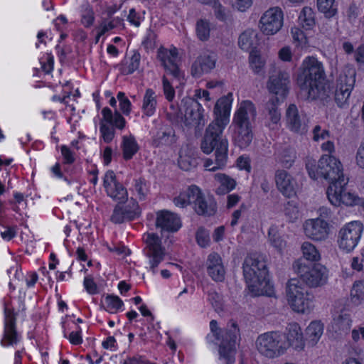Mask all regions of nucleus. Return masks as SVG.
<instances>
[{"label":"nucleus","mask_w":364,"mask_h":364,"mask_svg":"<svg viewBox=\"0 0 364 364\" xmlns=\"http://www.w3.org/2000/svg\"><path fill=\"white\" fill-rule=\"evenodd\" d=\"M323 77V64L317 58L307 56L303 60L296 80L306 98L323 100L328 97V91L321 85Z\"/></svg>","instance_id":"f257e3e1"},{"label":"nucleus","mask_w":364,"mask_h":364,"mask_svg":"<svg viewBox=\"0 0 364 364\" xmlns=\"http://www.w3.org/2000/svg\"><path fill=\"white\" fill-rule=\"evenodd\" d=\"M243 273L247 287L255 296L274 295V287L268 277L262 257L257 255L247 257L243 264Z\"/></svg>","instance_id":"f03ea898"},{"label":"nucleus","mask_w":364,"mask_h":364,"mask_svg":"<svg viewBox=\"0 0 364 364\" xmlns=\"http://www.w3.org/2000/svg\"><path fill=\"white\" fill-rule=\"evenodd\" d=\"M305 165L309 177L314 180L322 177L330 184H333L342 183L346 178L341 161L331 154H323L318 161L311 156H307Z\"/></svg>","instance_id":"7ed1b4c3"},{"label":"nucleus","mask_w":364,"mask_h":364,"mask_svg":"<svg viewBox=\"0 0 364 364\" xmlns=\"http://www.w3.org/2000/svg\"><path fill=\"white\" fill-rule=\"evenodd\" d=\"M286 299L291 309L300 314H308L314 309L312 296L299 278L293 277L286 284Z\"/></svg>","instance_id":"20e7f679"},{"label":"nucleus","mask_w":364,"mask_h":364,"mask_svg":"<svg viewBox=\"0 0 364 364\" xmlns=\"http://www.w3.org/2000/svg\"><path fill=\"white\" fill-rule=\"evenodd\" d=\"M348 179L345 178L342 183L329 184L326 194L330 203L336 207H355L360 206L364 211V198L353 190L348 189L347 184Z\"/></svg>","instance_id":"39448f33"},{"label":"nucleus","mask_w":364,"mask_h":364,"mask_svg":"<svg viewBox=\"0 0 364 364\" xmlns=\"http://www.w3.org/2000/svg\"><path fill=\"white\" fill-rule=\"evenodd\" d=\"M355 78L356 70L353 65H347L341 70L336 82L334 92V100L339 107L343 108L348 105Z\"/></svg>","instance_id":"423d86ee"},{"label":"nucleus","mask_w":364,"mask_h":364,"mask_svg":"<svg viewBox=\"0 0 364 364\" xmlns=\"http://www.w3.org/2000/svg\"><path fill=\"white\" fill-rule=\"evenodd\" d=\"M294 272L301 281L306 286L318 287L327 282L328 274L327 269L320 264H316L311 267L306 265L303 261L296 260L293 264Z\"/></svg>","instance_id":"0eeeda50"},{"label":"nucleus","mask_w":364,"mask_h":364,"mask_svg":"<svg viewBox=\"0 0 364 364\" xmlns=\"http://www.w3.org/2000/svg\"><path fill=\"white\" fill-rule=\"evenodd\" d=\"M257 350L267 358H277L287 351L284 336L275 332L265 333L259 336L255 341Z\"/></svg>","instance_id":"6e6552de"},{"label":"nucleus","mask_w":364,"mask_h":364,"mask_svg":"<svg viewBox=\"0 0 364 364\" xmlns=\"http://www.w3.org/2000/svg\"><path fill=\"white\" fill-rule=\"evenodd\" d=\"M363 232V225L359 220L346 223L338 231L337 245L346 253L353 251L358 245Z\"/></svg>","instance_id":"1a4fd4ad"},{"label":"nucleus","mask_w":364,"mask_h":364,"mask_svg":"<svg viewBox=\"0 0 364 364\" xmlns=\"http://www.w3.org/2000/svg\"><path fill=\"white\" fill-rule=\"evenodd\" d=\"M290 75L284 70H277L274 68L269 73L266 87L269 94L270 98H277L284 100L289 88Z\"/></svg>","instance_id":"9d476101"},{"label":"nucleus","mask_w":364,"mask_h":364,"mask_svg":"<svg viewBox=\"0 0 364 364\" xmlns=\"http://www.w3.org/2000/svg\"><path fill=\"white\" fill-rule=\"evenodd\" d=\"M144 241L146 244L147 268L155 274L158 266L164 259L166 250L161 245V239L154 233L145 234Z\"/></svg>","instance_id":"9b49d317"},{"label":"nucleus","mask_w":364,"mask_h":364,"mask_svg":"<svg viewBox=\"0 0 364 364\" xmlns=\"http://www.w3.org/2000/svg\"><path fill=\"white\" fill-rule=\"evenodd\" d=\"M239 337V328L235 322H232L219 346L220 364H232L235 362V345Z\"/></svg>","instance_id":"f8f14e48"},{"label":"nucleus","mask_w":364,"mask_h":364,"mask_svg":"<svg viewBox=\"0 0 364 364\" xmlns=\"http://www.w3.org/2000/svg\"><path fill=\"white\" fill-rule=\"evenodd\" d=\"M331 225L322 217L309 218L302 224L304 235L315 242L326 241L331 233Z\"/></svg>","instance_id":"ddd939ff"},{"label":"nucleus","mask_w":364,"mask_h":364,"mask_svg":"<svg viewBox=\"0 0 364 364\" xmlns=\"http://www.w3.org/2000/svg\"><path fill=\"white\" fill-rule=\"evenodd\" d=\"M284 26V14L277 7H272L265 11L259 21V28L264 36H274L279 33Z\"/></svg>","instance_id":"4468645a"},{"label":"nucleus","mask_w":364,"mask_h":364,"mask_svg":"<svg viewBox=\"0 0 364 364\" xmlns=\"http://www.w3.org/2000/svg\"><path fill=\"white\" fill-rule=\"evenodd\" d=\"M181 112L183 122L188 127H198L205 124L204 109L200 103L193 98H185L182 101Z\"/></svg>","instance_id":"2eb2a0df"},{"label":"nucleus","mask_w":364,"mask_h":364,"mask_svg":"<svg viewBox=\"0 0 364 364\" xmlns=\"http://www.w3.org/2000/svg\"><path fill=\"white\" fill-rule=\"evenodd\" d=\"M158 59L161 65L177 80L180 84L184 81V74L178 69L176 61L178 58L177 50L176 48L170 49L161 47L158 50Z\"/></svg>","instance_id":"dca6fc26"},{"label":"nucleus","mask_w":364,"mask_h":364,"mask_svg":"<svg viewBox=\"0 0 364 364\" xmlns=\"http://www.w3.org/2000/svg\"><path fill=\"white\" fill-rule=\"evenodd\" d=\"M103 186L107 196L117 202L118 204L127 200V191L117 181L116 176L112 171H108L105 174Z\"/></svg>","instance_id":"f3484780"},{"label":"nucleus","mask_w":364,"mask_h":364,"mask_svg":"<svg viewBox=\"0 0 364 364\" xmlns=\"http://www.w3.org/2000/svg\"><path fill=\"white\" fill-rule=\"evenodd\" d=\"M103 186L107 196L117 202L118 204L127 200V191L117 181L116 176L112 171H108L105 174Z\"/></svg>","instance_id":"a211bd4d"},{"label":"nucleus","mask_w":364,"mask_h":364,"mask_svg":"<svg viewBox=\"0 0 364 364\" xmlns=\"http://www.w3.org/2000/svg\"><path fill=\"white\" fill-rule=\"evenodd\" d=\"M232 100V94L229 93L215 102L213 109L215 120L212 124L220 127V129L225 128L229 123Z\"/></svg>","instance_id":"6ab92c4d"},{"label":"nucleus","mask_w":364,"mask_h":364,"mask_svg":"<svg viewBox=\"0 0 364 364\" xmlns=\"http://www.w3.org/2000/svg\"><path fill=\"white\" fill-rule=\"evenodd\" d=\"M284 120L287 128L291 132L297 134L306 132L307 124L304 116L299 113L295 105L291 104L287 107Z\"/></svg>","instance_id":"aec40b11"},{"label":"nucleus","mask_w":364,"mask_h":364,"mask_svg":"<svg viewBox=\"0 0 364 364\" xmlns=\"http://www.w3.org/2000/svg\"><path fill=\"white\" fill-rule=\"evenodd\" d=\"M275 183L278 191L287 198L296 196L298 183L295 178L285 170H278L275 173Z\"/></svg>","instance_id":"412c9836"},{"label":"nucleus","mask_w":364,"mask_h":364,"mask_svg":"<svg viewBox=\"0 0 364 364\" xmlns=\"http://www.w3.org/2000/svg\"><path fill=\"white\" fill-rule=\"evenodd\" d=\"M214 125L209 124L208 127L203 140L201 142V149L206 154H210L214 149L218 150L223 141H227L222 137V133L224 128Z\"/></svg>","instance_id":"4be33fe9"},{"label":"nucleus","mask_w":364,"mask_h":364,"mask_svg":"<svg viewBox=\"0 0 364 364\" xmlns=\"http://www.w3.org/2000/svg\"><path fill=\"white\" fill-rule=\"evenodd\" d=\"M284 338L286 342L287 350L289 348H291L298 352L304 350L306 342L302 328L299 324L296 323H290L287 327Z\"/></svg>","instance_id":"5701e85b"},{"label":"nucleus","mask_w":364,"mask_h":364,"mask_svg":"<svg viewBox=\"0 0 364 364\" xmlns=\"http://www.w3.org/2000/svg\"><path fill=\"white\" fill-rule=\"evenodd\" d=\"M119 203L114 208L112 220L116 223H120L125 219L132 220L139 215L140 210L137 202L131 198L124 205Z\"/></svg>","instance_id":"b1692460"},{"label":"nucleus","mask_w":364,"mask_h":364,"mask_svg":"<svg viewBox=\"0 0 364 364\" xmlns=\"http://www.w3.org/2000/svg\"><path fill=\"white\" fill-rule=\"evenodd\" d=\"M156 225L162 232H174L181 227L179 217L168 210H161L156 213Z\"/></svg>","instance_id":"393cba45"},{"label":"nucleus","mask_w":364,"mask_h":364,"mask_svg":"<svg viewBox=\"0 0 364 364\" xmlns=\"http://www.w3.org/2000/svg\"><path fill=\"white\" fill-rule=\"evenodd\" d=\"M256 116V109L253 103L250 101H242L238 105L234 114L233 124L251 125V121Z\"/></svg>","instance_id":"a878e982"},{"label":"nucleus","mask_w":364,"mask_h":364,"mask_svg":"<svg viewBox=\"0 0 364 364\" xmlns=\"http://www.w3.org/2000/svg\"><path fill=\"white\" fill-rule=\"evenodd\" d=\"M208 274L215 282H221L225 279V269L221 257L215 253H210L205 264Z\"/></svg>","instance_id":"bb28decb"},{"label":"nucleus","mask_w":364,"mask_h":364,"mask_svg":"<svg viewBox=\"0 0 364 364\" xmlns=\"http://www.w3.org/2000/svg\"><path fill=\"white\" fill-rule=\"evenodd\" d=\"M351 326L352 319L350 315L345 311H341L333 314L328 331L333 333L342 335L349 331Z\"/></svg>","instance_id":"cd10ccee"},{"label":"nucleus","mask_w":364,"mask_h":364,"mask_svg":"<svg viewBox=\"0 0 364 364\" xmlns=\"http://www.w3.org/2000/svg\"><path fill=\"white\" fill-rule=\"evenodd\" d=\"M14 323V313L10 309H6L4 336L1 341L4 346H13L19 341V336L15 331Z\"/></svg>","instance_id":"c85d7f7f"},{"label":"nucleus","mask_w":364,"mask_h":364,"mask_svg":"<svg viewBox=\"0 0 364 364\" xmlns=\"http://www.w3.org/2000/svg\"><path fill=\"white\" fill-rule=\"evenodd\" d=\"M200 189L196 186H191L182 190L179 194L173 198L174 205L181 208L193 205L198 198Z\"/></svg>","instance_id":"c756f323"},{"label":"nucleus","mask_w":364,"mask_h":364,"mask_svg":"<svg viewBox=\"0 0 364 364\" xmlns=\"http://www.w3.org/2000/svg\"><path fill=\"white\" fill-rule=\"evenodd\" d=\"M234 129V140L240 148L247 147L252 141L253 133L252 125H241L232 124Z\"/></svg>","instance_id":"7c9ffc66"},{"label":"nucleus","mask_w":364,"mask_h":364,"mask_svg":"<svg viewBox=\"0 0 364 364\" xmlns=\"http://www.w3.org/2000/svg\"><path fill=\"white\" fill-rule=\"evenodd\" d=\"M228 159V141H223L215 152V161L206 159L204 161V167L207 171H215L223 168Z\"/></svg>","instance_id":"2f4dec72"},{"label":"nucleus","mask_w":364,"mask_h":364,"mask_svg":"<svg viewBox=\"0 0 364 364\" xmlns=\"http://www.w3.org/2000/svg\"><path fill=\"white\" fill-rule=\"evenodd\" d=\"M216 58L213 55H203L199 56L192 65L193 75L200 77L205 73L210 72L215 67Z\"/></svg>","instance_id":"473e14b6"},{"label":"nucleus","mask_w":364,"mask_h":364,"mask_svg":"<svg viewBox=\"0 0 364 364\" xmlns=\"http://www.w3.org/2000/svg\"><path fill=\"white\" fill-rule=\"evenodd\" d=\"M324 333V323L320 320L311 321L305 329L306 339L309 346L314 347L319 342Z\"/></svg>","instance_id":"72a5a7b5"},{"label":"nucleus","mask_w":364,"mask_h":364,"mask_svg":"<svg viewBox=\"0 0 364 364\" xmlns=\"http://www.w3.org/2000/svg\"><path fill=\"white\" fill-rule=\"evenodd\" d=\"M307 31L296 26L291 27L290 33L292 42L298 50L306 51L312 46L311 38Z\"/></svg>","instance_id":"f704fd0d"},{"label":"nucleus","mask_w":364,"mask_h":364,"mask_svg":"<svg viewBox=\"0 0 364 364\" xmlns=\"http://www.w3.org/2000/svg\"><path fill=\"white\" fill-rule=\"evenodd\" d=\"M283 102L284 100L277 98H269L266 104V110L267 112V125L272 129H275L280 122L281 114L278 106Z\"/></svg>","instance_id":"c9c22d12"},{"label":"nucleus","mask_w":364,"mask_h":364,"mask_svg":"<svg viewBox=\"0 0 364 364\" xmlns=\"http://www.w3.org/2000/svg\"><path fill=\"white\" fill-rule=\"evenodd\" d=\"M196 158L195 151L188 146H182L179 151L178 165L183 171H191L196 166Z\"/></svg>","instance_id":"e433bc0d"},{"label":"nucleus","mask_w":364,"mask_h":364,"mask_svg":"<svg viewBox=\"0 0 364 364\" xmlns=\"http://www.w3.org/2000/svg\"><path fill=\"white\" fill-rule=\"evenodd\" d=\"M193 208L199 215H213L215 213L217 207L216 203L212 199H206L200 190Z\"/></svg>","instance_id":"4c0bfd02"},{"label":"nucleus","mask_w":364,"mask_h":364,"mask_svg":"<svg viewBox=\"0 0 364 364\" xmlns=\"http://www.w3.org/2000/svg\"><path fill=\"white\" fill-rule=\"evenodd\" d=\"M214 178L218 185L215 190L218 195H225L235 189L237 186L236 180L225 173H216Z\"/></svg>","instance_id":"58836bf2"},{"label":"nucleus","mask_w":364,"mask_h":364,"mask_svg":"<svg viewBox=\"0 0 364 364\" xmlns=\"http://www.w3.org/2000/svg\"><path fill=\"white\" fill-rule=\"evenodd\" d=\"M141 55L139 53L134 50L132 53L125 56L119 65V69L122 73L130 75L139 69Z\"/></svg>","instance_id":"ea45409f"},{"label":"nucleus","mask_w":364,"mask_h":364,"mask_svg":"<svg viewBox=\"0 0 364 364\" xmlns=\"http://www.w3.org/2000/svg\"><path fill=\"white\" fill-rule=\"evenodd\" d=\"M297 23V26L305 31L314 29L316 26V17L314 10L311 7L304 6L298 16Z\"/></svg>","instance_id":"a19ab883"},{"label":"nucleus","mask_w":364,"mask_h":364,"mask_svg":"<svg viewBox=\"0 0 364 364\" xmlns=\"http://www.w3.org/2000/svg\"><path fill=\"white\" fill-rule=\"evenodd\" d=\"M268 242L279 254L283 253L287 247V241L281 235L276 225H272L268 230Z\"/></svg>","instance_id":"79ce46f5"},{"label":"nucleus","mask_w":364,"mask_h":364,"mask_svg":"<svg viewBox=\"0 0 364 364\" xmlns=\"http://www.w3.org/2000/svg\"><path fill=\"white\" fill-rule=\"evenodd\" d=\"M157 107V95L155 91L147 88L143 96L141 109L144 115L151 117L154 114Z\"/></svg>","instance_id":"37998d69"},{"label":"nucleus","mask_w":364,"mask_h":364,"mask_svg":"<svg viewBox=\"0 0 364 364\" xmlns=\"http://www.w3.org/2000/svg\"><path fill=\"white\" fill-rule=\"evenodd\" d=\"M102 119L106 123L110 124L119 129L124 128L126 124L125 119L122 114L116 111L114 114L112 112L110 109L105 107L102 110Z\"/></svg>","instance_id":"c03bdc74"},{"label":"nucleus","mask_w":364,"mask_h":364,"mask_svg":"<svg viewBox=\"0 0 364 364\" xmlns=\"http://www.w3.org/2000/svg\"><path fill=\"white\" fill-rule=\"evenodd\" d=\"M316 7L326 18H331L338 14L336 0H316Z\"/></svg>","instance_id":"a18cd8bd"},{"label":"nucleus","mask_w":364,"mask_h":364,"mask_svg":"<svg viewBox=\"0 0 364 364\" xmlns=\"http://www.w3.org/2000/svg\"><path fill=\"white\" fill-rule=\"evenodd\" d=\"M257 43V33L256 31L248 29L245 31L239 37L238 44L244 50H249Z\"/></svg>","instance_id":"49530a36"},{"label":"nucleus","mask_w":364,"mask_h":364,"mask_svg":"<svg viewBox=\"0 0 364 364\" xmlns=\"http://www.w3.org/2000/svg\"><path fill=\"white\" fill-rule=\"evenodd\" d=\"M350 300L353 305L358 306L364 304V282L355 281L351 287Z\"/></svg>","instance_id":"de8ad7c7"},{"label":"nucleus","mask_w":364,"mask_h":364,"mask_svg":"<svg viewBox=\"0 0 364 364\" xmlns=\"http://www.w3.org/2000/svg\"><path fill=\"white\" fill-rule=\"evenodd\" d=\"M249 63L250 69L255 74H261L263 73L266 60L262 56L259 51L254 50H252L249 56Z\"/></svg>","instance_id":"09e8293b"},{"label":"nucleus","mask_w":364,"mask_h":364,"mask_svg":"<svg viewBox=\"0 0 364 364\" xmlns=\"http://www.w3.org/2000/svg\"><path fill=\"white\" fill-rule=\"evenodd\" d=\"M124 303L117 296L107 295L102 301L104 309L109 314H117L123 309Z\"/></svg>","instance_id":"8fccbe9b"},{"label":"nucleus","mask_w":364,"mask_h":364,"mask_svg":"<svg viewBox=\"0 0 364 364\" xmlns=\"http://www.w3.org/2000/svg\"><path fill=\"white\" fill-rule=\"evenodd\" d=\"M139 146L135 139L132 136H125L122 139L123 156L128 160L138 151Z\"/></svg>","instance_id":"3c124183"},{"label":"nucleus","mask_w":364,"mask_h":364,"mask_svg":"<svg viewBox=\"0 0 364 364\" xmlns=\"http://www.w3.org/2000/svg\"><path fill=\"white\" fill-rule=\"evenodd\" d=\"M304 257L309 261H318L321 255L316 247L310 242H304L301 247Z\"/></svg>","instance_id":"603ef678"},{"label":"nucleus","mask_w":364,"mask_h":364,"mask_svg":"<svg viewBox=\"0 0 364 364\" xmlns=\"http://www.w3.org/2000/svg\"><path fill=\"white\" fill-rule=\"evenodd\" d=\"M284 215L289 222H296L301 217L299 206L293 202L287 203L284 208Z\"/></svg>","instance_id":"864d4df0"},{"label":"nucleus","mask_w":364,"mask_h":364,"mask_svg":"<svg viewBox=\"0 0 364 364\" xmlns=\"http://www.w3.org/2000/svg\"><path fill=\"white\" fill-rule=\"evenodd\" d=\"M210 27L207 21L200 20L196 24L197 37L202 41H207L210 37Z\"/></svg>","instance_id":"5fc2aeb1"},{"label":"nucleus","mask_w":364,"mask_h":364,"mask_svg":"<svg viewBox=\"0 0 364 364\" xmlns=\"http://www.w3.org/2000/svg\"><path fill=\"white\" fill-rule=\"evenodd\" d=\"M296 159V154L294 150H284L280 155L279 162L282 166L286 168H290Z\"/></svg>","instance_id":"6e6d98bb"},{"label":"nucleus","mask_w":364,"mask_h":364,"mask_svg":"<svg viewBox=\"0 0 364 364\" xmlns=\"http://www.w3.org/2000/svg\"><path fill=\"white\" fill-rule=\"evenodd\" d=\"M157 41H156V33L151 31H147L144 40L142 41L143 47L146 50V51H152L156 47Z\"/></svg>","instance_id":"4d7b16f0"},{"label":"nucleus","mask_w":364,"mask_h":364,"mask_svg":"<svg viewBox=\"0 0 364 364\" xmlns=\"http://www.w3.org/2000/svg\"><path fill=\"white\" fill-rule=\"evenodd\" d=\"M114 23L111 22L110 18L103 19L100 23L99 26L97 28V34L95 38V43H98L100 37L105 34L107 32L114 28Z\"/></svg>","instance_id":"13d9d810"},{"label":"nucleus","mask_w":364,"mask_h":364,"mask_svg":"<svg viewBox=\"0 0 364 364\" xmlns=\"http://www.w3.org/2000/svg\"><path fill=\"white\" fill-rule=\"evenodd\" d=\"M117 98L119 103V109L125 115H129L132 111V103L122 92H118Z\"/></svg>","instance_id":"bf43d9fd"},{"label":"nucleus","mask_w":364,"mask_h":364,"mask_svg":"<svg viewBox=\"0 0 364 364\" xmlns=\"http://www.w3.org/2000/svg\"><path fill=\"white\" fill-rule=\"evenodd\" d=\"M196 239L198 245L203 248L207 247L210 242L209 232L201 228L197 230Z\"/></svg>","instance_id":"052dcab7"},{"label":"nucleus","mask_w":364,"mask_h":364,"mask_svg":"<svg viewBox=\"0 0 364 364\" xmlns=\"http://www.w3.org/2000/svg\"><path fill=\"white\" fill-rule=\"evenodd\" d=\"M252 5L253 0H232L231 2L232 8L240 12L247 11Z\"/></svg>","instance_id":"680f3d73"},{"label":"nucleus","mask_w":364,"mask_h":364,"mask_svg":"<svg viewBox=\"0 0 364 364\" xmlns=\"http://www.w3.org/2000/svg\"><path fill=\"white\" fill-rule=\"evenodd\" d=\"M105 122L102 119L100 131L103 140L105 142L109 143L113 139L114 136V131L113 129L107 127Z\"/></svg>","instance_id":"e2e57ef3"},{"label":"nucleus","mask_w":364,"mask_h":364,"mask_svg":"<svg viewBox=\"0 0 364 364\" xmlns=\"http://www.w3.org/2000/svg\"><path fill=\"white\" fill-rule=\"evenodd\" d=\"M279 59L285 63H289L292 60L293 51L290 46H284L278 51Z\"/></svg>","instance_id":"0e129e2a"},{"label":"nucleus","mask_w":364,"mask_h":364,"mask_svg":"<svg viewBox=\"0 0 364 364\" xmlns=\"http://www.w3.org/2000/svg\"><path fill=\"white\" fill-rule=\"evenodd\" d=\"M236 166L240 171H245L247 173L251 171L250 159L247 156H240L236 161Z\"/></svg>","instance_id":"69168bd1"},{"label":"nucleus","mask_w":364,"mask_h":364,"mask_svg":"<svg viewBox=\"0 0 364 364\" xmlns=\"http://www.w3.org/2000/svg\"><path fill=\"white\" fill-rule=\"evenodd\" d=\"M212 7L217 18L221 21H224L226 18V10L218 1L215 0L212 4Z\"/></svg>","instance_id":"338daca9"},{"label":"nucleus","mask_w":364,"mask_h":364,"mask_svg":"<svg viewBox=\"0 0 364 364\" xmlns=\"http://www.w3.org/2000/svg\"><path fill=\"white\" fill-rule=\"evenodd\" d=\"M329 137V132L322 129L320 126H316L313 129V139L315 141H320L327 139Z\"/></svg>","instance_id":"774afa93"}]
</instances>
